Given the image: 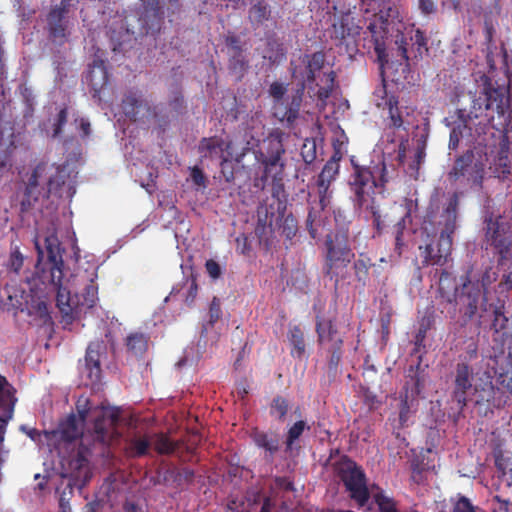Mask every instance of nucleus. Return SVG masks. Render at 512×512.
I'll return each instance as SVG.
<instances>
[{
	"mask_svg": "<svg viewBox=\"0 0 512 512\" xmlns=\"http://www.w3.org/2000/svg\"><path fill=\"white\" fill-rule=\"evenodd\" d=\"M324 79L325 85L317 90V97L323 102H325L331 96L334 90L336 73L333 70L324 73Z\"/></svg>",
	"mask_w": 512,
	"mask_h": 512,
	"instance_id": "09e8293b",
	"label": "nucleus"
},
{
	"mask_svg": "<svg viewBox=\"0 0 512 512\" xmlns=\"http://www.w3.org/2000/svg\"><path fill=\"white\" fill-rule=\"evenodd\" d=\"M452 239L442 238L429 239L423 245H419V255L422 267L444 266L451 255Z\"/></svg>",
	"mask_w": 512,
	"mask_h": 512,
	"instance_id": "4468645a",
	"label": "nucleus"
},
{
	"mask_svg": "<svg viewBox=\"0 0 512 512\" xmlns=\"http://www.w3.org/2000/svg\"><path fill=\"white\" fill-rule=\"evenodd\" d=\"M315 331L318 345L329 354V370L336 371L342 359L344 341L335 320L316 316Z\"/></svg>",
	"mask_w": 512,
	"mask_h": 512,
	"instance_id": "1a4fd4ad",
	"label": "nucleus"
},
{
	"mask_svg": "<svg viewBox=\"0 0 512 512\" xmlns=\"http://www.w3.org/2000/svg\"><path fill=\"white\" fill-rule=\"evenodd\" d=\"M418 8L424 15H430L436 12V4L434 0H419Z\"/></svg>",
	"mask_w": 512,
	"mask_h": 512,
	"instance_id": "338daca9",
	"label": "nucleus"
},
{
	"mask_svg": "<svg viewBox=\"0 0 512 512\" xmlns=\"http://www.w3.org/2000/svg\"><path fill=\"white\" fill-rule=\"evenodd\" d=\"M473 395L475 404L485 407V414L503 407L509 398L500 388L493 385L491 376L486 372L479 378V382L474 384Z\"/></svg>",
	"mask_w": 512,
	"mask_h": 512,
	"instance_id": "9b49d317",
	"label": "nucleus"
},
{
	"mask_svg": "<svg viewBox=\"0 0 512 512\" xmlns=\"http://www.w3.org/2000/svg\"><path fill=\"white\" fill-rule=\"evenodd\" d=\"M250 151L248 146L243 147L241 152L234 154L233 142L225 141L218 136L202 138L199 142L198 152L201 157L209 159H220L230 156L236 163H242L245 155Z\"/></svg>",
	"mask_w": 512,
	"mask_h": 512,
	"instance_id": "ddd939ff",
	"label": "nucleus"
},
{
	"mask_svg": "<svg viewBox=\"0 0 512 512\" xmlns=\"http://www.w3.org/2000/svg\"><path fill=\"white\" fill-rule=\"evenodd\" d=\"M235 241H236V250L243 255H249V253L251 251V245H250L247 235L240 234L236 238Z\"/></svg>",
	"mask_w": 512,
	"mask_h": 512,
	"instance_id": "052dcab7",
	"label": "nucleus"
},
{
	"mask_svg": "<svg viewBox=\"0 0 512 512\" xmlns=\"http://www.w3.org/2000/svg\"><path fill=\"white\" fill-rule=\"evenodd\" d=\"M249 69V61L244 52L229 54L228 70L230 74L236 77L237 81H241Z\"/></svg>",
	"mask_w": 512,
	"mask_h": 512,
	"instance_id": "4c0bfd02",
	"label": "nucleus"
},
{
	"mask_svg": "<svg viewBox=\"0 0 512 512\" xmlns=\"http://www.w3.org/2000/svg\"><path fill=\"white\" fill-rule=\"evenodd\" d=\"M373 266L372 259L366 253H359L358 258H354L353 272L358 283L365 286L369 280V271Z\"/></svg>",
	"mask_w": 512,
	"mask_h": 512,
	"instance_id": "e433bc0d",
	"label": "nucleus"
},
{
	"mask_svg": "<svg viewBox=\"0 0 512 512\" xmlns=\"http://www.w3.org/2000/svg\"><path fill=\"white\" fill-rule=\"evenodd\" d=\"M324 248L323 273L334 281V287L337 289L340 282L346 280L348 267L355 258L348 227L336 228L327 234Z\"/></svg>",
	"mask_w": 512,
	"mask_h": 512,
	"instance_id": "39448f33",
	"label": "nucleus"
},
{
	"mask_svg": "<svg viewBox=\"0 0 512 512\" xmlns=\"http://www.w3.org/2000/svg\"><path fill=\"white\" fill-rule=\"evenodd\" d=\"M120 421V410L118 408H103L100 414L95 417L93 431L95 440L102 444H110L120 437L117 425Z\"/></svg>",
	"mask_w": 512,
	"mask_h": 512,
	"instance_id": "dca6fc26",
	"label": "nucleus"
},
{
	"mask_svg": "<svg viewBox=\"0 0 512 512\" xmlns=\"http://www.w3.org/2000/svg\"><path fill=\"white\" fill-rule=\"evenodd\" d=\"M144 9L140 16L142 26L147 34L160 32L164 21V10L160 0H143Z\"/></svg>",
	"mask_w": 512,
	"mask_h": 512,
	"instance_id": "a878e982",
	"label": "nucleus"
},
{
	"mask_svg": "<svg viewBox=\"0 0 512 512\" xmlns=\"http://www.w3.org/2000/svg\"><path fill=\"white\" fill-rule=\"evenodd\" d=\"M286 49L279 40L268 39L266 44V52L264 58L269 61L271 65L280 64L286 60Z\"/></svg>",
	"mask_w": 512,
	"mask_h": 512,
	"instance_id": "ea45409f",
	"label": "nucleus"
},
{
	"mask_svg": "<svg viewBox=\"0 0 512 512\" xmlns=\"http://www.w3.org/2000/svg\"><path fill=\"white\" fill-rule=\"evenodd\" d=\"M289 408V401L286 398L278 395L273 398L270 404V415L275 417L278 421L282 422L285 420Z\"/></svg>",
	"mask_w": 512,
	"mask_h": 512,
	"instance_id": "c03bdc74",
	"label": "nucleus"
},
{
	"mask_svg": "<svg viewBox=\"0 0 512 512\" xmlns=\"http://www.w3.org/2000/svg\"><path fill=\"white\" fill-rule=\"evenodd\" d=\"M365 40L369 42V47H373L377 60L381 68L389 62V56L386 51V39L388 36V29L386 24L381 22H371L364 31Z\"/></svg>",
	"mask_w": 512,
	"mask_h": 512,
	"instance_id": "412c9836",
	"label": "nucleus"
},
{
	"mask_svg": "<svg viewBox=\"0 0 512 512\" xmlns=\"http://www.w3.org/2000/svg\"><path fill=\"white\" fill-rule=\"evenodd\" d=\"M453 512H475V511H474V508H473L472 504L470 503V501L467 498L462 497L455 504Z\"/></svg>",
	"mask_w": 512,
	"mask_h": 512,
	"instance_id": "774afa93",
	"label": "nucleus"
},
{
	"mask_svg": "<svg viewBox=\"0 0 512 512\" xmlns=\"http://www.w3.org/2000/svg\"><path fill=\"white\" fill-rule=\"evenodd\" d=\"M282 132L274 131L263 140V148L256 152V159L263 168V173L259 179L261 188L265 187L269 178L272 179V195H278L283 190V174L285 162L283 155L285 148L282 139Z\"/></svg>",
	"mask_w": 512,
	"mask_h": 512,
	"instance_id": "423d86ee",
	"label": "nucleus"
},
{
	"mask_svg": "<svg viewBox=\"0 0 512 512\" xmlns=\"http://www.w3.org/2000/svg\"><path fill=\"white\" fill-rule=\"evenodd\" d=\"M385 92V97H383L382 102L378 103V107H382L383 110H386L388 115L387 119L389 122V127L393 129H404L407 130L410 122L405 119L404 113L406 116L409 115L407 112V107L399 106V99L397 96L393 94H387Z\"/></svg>",
	"mask_w": 512,
	"mask_h": 512,
	"instance_id": "b1692460",
	"label": "nucleus"
},
{
	"mask_svg": "<svg viewBox=\"0 0 512 512\" xmlns=\"http://www.w3.org/2000/svg\"><path fill=\"white\" fill-rule=\"evenodd\" d=\"M153 446L157 453L161 455H168L175 452L177 444L170 440V438L164 434L155 435L153 440Z\"/></svg>",
	"mask_w": 512,
	"mask_h": 512,
	"instance_id": "49530a36",
	"label": "nucleus"
},
{
	"mask_svg": "<svg viewBox=\"0 0 512 512\" xmlns=\"http://www.w3.org/2000/svg\"><path fill=\"white\" fill-rule=\"evenodd\" d=\"M231 160H233L230 156L223 157L222 161H220L221 173L226 182H232L234 180V167L231 164Z\"/></svg>",
	"mask_w": 512,
	"mask_h": 512,
	"instance_id": "13d9d810",
	"label": "nucleus"
},
{
	"mask_svg": "<svg viewBox=\"0 0 512 512\" xmlns=\"http://www.w3.org/2000/svg\"><path fill=\"white\" fill-rule=\"evenodd\" d=\"M395 43L398 45L399 55L405 62L406 68H409L411 59L418 61L429 50L427 45L428 39L420 29L415 30L414 34L410 36L409 41L404 34L397 35Z\"/></svg>",
	"mask_w": 512,
	"mask_h": 512,
	"instance_id": "a211bd4d",
	"label": "nucleus"
},
{
	"mask_svg": "<svg viewBox=\"0 0 512 512\" xmlns=\"http://www.w3.org/2000/svg\"><path fill=\"white\" fill-rule=\"evenodd\" d=\"M121 107L126 117L133 122H145L151 119H158L157 107H152L149 102L144 99L142 92L137 89L129 90L124 94Z\"/></svg>",
	"mask_w": 512,
	"mask_h": 512,
	"instance_id": "f8f14e48",
	"label": "nucleus"
},
{
	"mask_svg": "<svg viewBox=\"0 0 512 512\" xmlns=\"http://www.w3.org/2000/svg\"><path fill=\"white\" fill-rule=\"evenodd\" d=\"M362 26L351 16L350 13L342 14L337 21L332 24L330 36L338 41L339 45L349 46L355 44L360 36Z\"/></svg>",
	"mask_w": 512,
	"mask_h": 512,
	"instance_id": "aec40b11",
	"label": "nucleus"
},
{
	"mask_svg": "<svg viewBox=\"0 0 512 512\" xmlns=\"http://www.w3.org/2000/svg\"><path fill=\"white\" fill-rule=\"evenodd\" d=\"M86 419V411L79 412V415L70 414L59 423L58 429L54 432L59 439L72 443L83 435V425Z\"/></svg>",
	"mask_w": 512,
	"mask_h": 512,
	"instance_id": "bb28decb",
	"label": "nucleus"
},
{
	"mask_svg": "<svg viewBox=\"0 0 512 512\" xmlns=\"http://www.w3.org/2000/svg\"><path fill=\"white\" fill-rule=\"evenodd\" d=\"M279 229L283 236L291 240L298 231V223L296 218L292 214L283 216Z\"/></svg>",
	"mask_w": 512,
	"mask_h": 512,
	"instance_id": "3c124183",
	"label": "nucleus"
},
{
	"mask_svg": "<svg viewBox=\"0 0 512 512\" xmlns=\"http://www.w3.org/2000/svg\"><path fill=\"white\" fill-rule=\"evenodd\" d=\"M191 178H192L193 183L196 186L202 187V188L206 187V185H207L206 176L204 175L203 171L199 167L195 166L192 168Z\"/></svg>",
	"mask_w": 512,
	"mask_h": 512,
	"instance_id": "680f3d73",
	"label": "nucleus"
},
{
	"mask_svg": "<svg viewBox=\"0 0 512 512\" xmlns=\"http://www.w3.org/2000/svg\"><path fill=\"white\" fill-rule=\"evenodd\" d=\"M225 43L229 49V54H236L238 51L244 52L241 41L237 36H228Z\"/></svg>",
	"mask_w": 512,
	"mask_h": 512,
	"instance_id": "69168bd1",
	"label": "nucleus"
},
{
	"mask_svg": "<svg viewBox=\"0 0 512 512\" xmlns=\"http://www.w3.org/2000/svg\"><path fill=\"white\" fill-rule=\"evenodd\" d=\"M65 182V171L60 166L44 162L37 164L25 182L20 212H29L40 198H49L50 195L61 196Z\"/></svg>",
	"mask_w": 512,
	"mask_h": 512,
	"instance_id": "20e7f679",
	"label": "nucleus"
},
{
	"mask_svg": "<svg viewBox=\"0 0 512 512\" xmlns=\"http://www.w3.org/2000/svg\"><path fill=\"white\" fill-rule=\"evenodd\" d=\"M425 156H426L425 146H424V144H421V145L419 144L414 153V160L409 166L410 169L418 172L420 165L424 161Z\"/></svg>",
	"mask_w": 512,
	"mask_h": 512,
	"instance_id": "bf43d9fd",
	"label": "nucleus"
},
{
	"mask_svg": "<svg viewBox=\"0 0 512 512\" xmlns=\"http://www.w3.org/2000/svg\"><path fill=\"white\" fill-rule=\"evenodd\" d=\"M198 293V284L196 276L191 273L190 276L173 286L170 297L179 296L188 306H191Z\"/></svg>",
	"mask_w": 512,
	"mask_h": 512,
	"instance_id": "7c9ffc66",
	"label": "nucleus"
},
{
	"mask_svg": "<svg viewBox=\"0 0 512 512\" xmlns=\"http://www.w3.org/2000/svg\"><path fill=\"white\" fill-rule=\"evenodd\" d=\"M497 279H498V271L496 269H494L493 267H489L483 272L481 279L477 280L475 282L478 284V286L481 290V293H482V297L480 298L479 305H481L482 302L487 303V299L485 297L486 291L492 283L497 281Z\"/></svg>",
	"mask_w": 512,
	"mask_h": 512,
	"instance_id": "a18cd8bd",
	"label": "nucleus"
},
{
	"mask_svg": "<svg viewBox=\"0 0 512 512\" xmlns=\"http://www.w3.org/2000/svg\"><path fill=\"white\" fill-rule=\"evenodd\" d=\"M438 284L437 298L441 313H445L450 319H455L459 311L463 314L465 323L476 316L482 293L478 284L472 283L468 273L461 277L460 292H458L456 278L446 270L440 273Z\"/></svg>",
	"mask_w": 512,
	"mask_h": 512,
	"instance_id": "f03ea898",
	"label": "nucleus"
},
{
	"mask_svg": "<svg viewBox=\"0 0 512 512\" xmlns=\"http://www.w3.org/2000/svg\"><path fill=\"white\" fill-rule=\"evenodd\" d=\"M251 436L255 445L264 449L271 456L279 450L280 441L277 434L256 430Z\"/></svg>",
	"mask_w": 512,
	"mask_h": 512,
	"instance_id": "c9c22d12",
	"label": "nucleus"
},
{
	"mask_svg": "<svg viewBox=\"0 0 512 512\" xmlns=\"http://www.w3.org/2000/svg\"><path fill=\"white\" fill-rule=\"evenodd\" d=\"M310 427L304 420L296 421L287 431L285 437V451L291 452L294 448L295 442L300 438L305 430H309Z\"/></svg>",
	"mask_w": 512,
	"mask_h": 512,
	"instance_id": "79ce46f5",
	"label": "nucleus"
},
{
	"mask_svg": "<svg viewBox=\"0 0 512 512\" xmlns=\"http://www.w3.org/2000/svg\"><path fill=\"white\" fill-rule=\"evenodd\" d=\"M68 118V109L67 107H63L58 112L55 121L53 123V137H58L63 132V127L67 123Z\"/></svg>",
	"mask_w": 512,
	"mask_h": 512,
	"instance_id": "4d7b16f0",
	"label": "nucleus"
},
{
	"mask_svg": "<svg viewBox=\"0 0 512 512\" xmlns=\"http://www.w3.org/2000/svg\"><path fill=\"white\" fill-rule=\"evenodd\" d=\"M35 250L37 252L36 269L42 273V281L49 282L57 289L56 304L64 315L73 313V307L70 303L69 292L62 287L64 278V260L65 249L55 232L44 236V245H41L40 237L35 236Z\"/></svg>",
	"mask_w": 512,
	"mask_h": 512,
	"instance_id": "f257e3e1",
	"label": "nucleus"
},
{
	"mask_svg": "<svg viewBox=\"0 0 512 512\" xmlns=\"http://www.w3.org/2000/svg\"><path fill=\"white\" fill-rule=\"evenodd\" d=\"M479 318V325L491 322L490 326L495 332H502L508 327L509 318L505 315V306L498 300V304L484 303L478 304L476 313Z\"/></svg>",
	"mask_w": 512,
	"mask_h": 512,
	"instance_id": "5701e85b",
	"label": "nucleus"
},
{
	"mask_svg": "<svg viewBox=\"0 0 512 512\" xmlns=\"http://www.w3.org/2000/svg\"><path fill=\"white\" fill-rule=\"evenodd\" d=\"M151 441L148 436H133L126 440L125 453L130 458H140L148 454Z\"/></svg>",
	"mask_w": 512,
	"mask_h": 512,
	"instance_id": "72a5a7b5",
	"label": "nucleus"
},
{
	"mask_svg": "<svg viewBox=\"0 0 512 512\" xmlns=\"http://www.w3.org/2000/svg\"><path fill=\"white\" fill-rule=\"evenodd\" d=\"M473 375V369L467 361H458L452 371V398L460 410H463L467 405L468 391L474 390Z\"/></svg>",
	"mask_w": 512,
	"mask_h": 512,
	"instance_id": "f3484780",
	"label": "nucleus"
},
{
	"mask_svg": "<svg viewBox=\"0 0 512 512\" xmlns=\"http://www.w3.org/2000/svg\"><path fill=\"white\" fill-rule=\"evenodd\" d=\"M459 208V196L454 192L448 198V201L440 215L439 224L442 226L440 235L442 238L453 240V234L457 228L456 221Z\"/></svg>",
	"mask_w": 512,
	"mask_h": 512,
	"instance_id": "c85d7f7f",
	"label": "nucleus"
},
{
	"mask_svg": "<svg viewBox=\"0 0 512 512\" xmlns=\"http://www.w3.org/2000/svg\"><path fill=\"white\" fill-rule=\"evenodd\" d=\"M360 210L369 211L372 215V224L375 228L377 234H380L383 229V221L380 212V204L379 201L373 203V207H363Z\"/></svg>",
	"mask_w": 512,
	"mask_h": 512,
	"instance_id": "5fc2aeb1",
	"label": "nucleus"
},
{
	"mask_svg": "<svg viewBox=\"0 0 512 512\" xmlns=\"http://www.w3.org/2000/svg\"><path fill=\"white\" fill-rule=\"evenodd\" d=\"M77 125V129L80 131V136L82 138H87L91 134V124L88 119L80 117L74 120Z\"/></svg>",
	"mask_w": 512,
	"mask_h": 512,
	"instance_id": "e2e57ef3",
	"label": "nucleus"
},
{
	"mask_svg": "<svg viewBox=\"0 0 512 512\" xmlns=\"http://www.w3.org/2000/svg\"><path fill=\"white\" fill-rule=\"evenodd\" d=\"M508 87L505 85H494L492 80L485 77L483 90L474 100V108L484 112L485 118L492 125L503 126L506 123V113L510 107Z\"/></svg>",
	"mask_w": 512,
	"mask_h": 512,
	"instance_id": "0eeeda50",
	"label": "nucleus"
},
{
	"mask_svg": "<svg viewBox=\"0 0 512 512\" xmlns=\"http://www.w3.org/2000/svg\"><path fill=\"white\" fill-rule=\"evenodd\" d=\"M325 54L323 51H316L311 54H304L302 62L305 64V70L301 73V83H304V89L306 85H312L316 81V74L324 67Z\"/></svg>",
	"mask_w": 512,
	"mask_h": 512,
	"instance_id": "c756f323",
	"label": "nucleus"
},
{
	"mask_svg": "<svg viewBox=\"0 0 512 512\" xmlns=\"http://www.w3.org/2000/svg\"><path fill=\"white\" fill-rule=\"evenodd\" d=\"M341 156L338 153H335L331 156V158L325 163L322 168L320 174L316 180V186L319 196V202L324 209L331 198V192L329 191L332 182L336 180L339 175L340 164L339 161Z\"/></svg>",
	"mask_w": 512,
	"mask_h": 512,
	"instance_id": "6ab92c4d",
	"label": "nucleus"
},
{
	"mask_svg": "<svg viewBox=\"0 0 512 512\" xmlns=\"http://www.w3.org/2000/svg\"><path fill=\"white\" fill-rule=\"evenodd\" d=\"M490 170L500 180L508 179L512 175V152L506 135L499 143L497 154L490 164Z\"/></svg>",
	"mask_w": 512,
	"mask_h": 512,
	"instance_id": "393cba45",
	"label": "nucleus"
},
{
	"mask_svg": "<svg viewBox=\"0 0 512 512\" xmlns=\"http://www.w3.org/2000/svg\"><path fill=\"white\" fill-rule=\"evenodd\" d=\"M374 500L381 512H398L393 499L385 496L382 492L376 493Z\"/></svg>",
	"mask_w": 512,
	"mask_h": 512,
	"instance_id": "6e6d98bb",
	"label": "nucleus"
},
{
	"mask_svg": "<svg viewBox=\"0 0 512 512\" xmlns=\"http://www.w3.org/2000/svg\"><path fill=\"white\" fill-rule=\"evenodd\" d=\"M86 81L94 94H99L108 84V72L103 62L94 61L93 66L86 75Z\"/></svg>",
	"mask_w": 512,
	"mask_h": 512,
	"instance_id": "473e14b6",
	"label": "nucleus"
},
{
	"mask_svg": "<svg viewBox=\"0 0 512 512\" xmlns=\"http://www.w3.org/2000/svg\"><path fill=\"white\" fill-rule=\"evenodd\" d=\"M207 273L212 279H217L221 276L222 269L220 265L213 259H209L205 263Z\"/></svg>",
	"mask_w": 512,
	"mask_h": 512,
	"instance_id": "0e129e2a",
	"label": "nucleus"
},
{
	"mask_svg": "<svg viewBox=\"0 0 512 512\" xmlns=\"http://www.w3.org/2000/svg\"><path fill=\"white\" fill-rule=\"evenodd\" d=\"M287 337L292 346L291 356L302 359L306 351L305 337L302 328L299 325L290 326Z\"/></svg>",
	"mask_w": 512,
	"mask_h": 512,
	"instance_id": "f704fd0d",
	"label": "nucleus"
},
{
	"mask_svg": "<svg viewBox=\"0 0 512 512\" xmlns=\"http://www.w3.org/2000/svg\"><path fill=\"white\" fill-rule=\"evenodd\" d=\"M271 16L269 5L263 1L258 0L249 9L248 18L252 25L259 27L265 21H268Z\"/></svg>",
	"mask_w": 512,
	"mask_h": 512,
	"instance_id": "a19ab883",
	"label": "nucleus"
},
{
	"mask_svg": "<svg viewBox=\"0 0 512 512\" xmlns=\"http://www.w3.org/2000/svg\"><path fill=\"white\" fill-rule=\"evenodd\" d=\"M149 337L142 332H133L126 337L127 350L136 357L142 356L148 349Z\"/></svg>",
	"mask_w": 512,
	"mask_h": 512,
	"instance_id": "58836bf2",
	"label": "nucleus"
},
{
	"mask_svg": "<svg viewBox=\"0 0 512 512\" xmlns=\"http://www.w3.org/2000/svg\"><path fill=\"white\" fill-rule=\"evenodd\" d=\"M24 260L25 257L20 251V247L11 243L10 253L6 265L7 269L16 275H19L23 268Z\"/></svg>",
	"mask_w": 512,
	"mask_h": 512,
	"instance_id": "37998d69",
	"label": "nucleus"
},
{
	"mask_svg": "<svg viewBox=\"0 0 512 512\" xmlns=\"http://www.w3.org/2000/svg\"><path fill=\"white\" fill-rule=\"evenodd\" d=\"M83 302L82 305L87 308H92L96 304L98 300V286L94 281V278L90 279L89 284H87L82 293Z\"/></svg>",
	"mask_w": 512,
	"mask_h": 512,
	"instance_id": "8fccbe9b",
	"label": "nucleus"
},
{
	"mask_svg": "<svg viewBox=\"0 0 512 512\" xmlns=\"http://www.w3.org/2000/svg\"><path fill=\"white\" fill-rule=\"evenodd\" d=\"M68 13L69 12L57 6H52L46 15V30L48 37L58 45H63L69 35Z\"/></svg>",
	"mask_w": 512,
	"mask_h": 512,
	"instance_id": "4be33fe9",
	"label": "nucleus"
},
{
	"mask_svg": "<svg viewBox=\"0 0 512 512\" xmlns=\"http://www.w3.org/2000/svg\"><path fill=\"white\" fill-rule=\"evenodd\" d=\"M103 340H95L89 343L85 355V371L92 384L101 379L100 355L105 351Z\"/></svg>",
	"mask_w": 512,
	"mask_h": 512,
	"instance_id": "cd10ccee",
	"label": "nucleus"
},
{
	"mask_svg": "<svg viewBox=\"0 0 512 512\" xmlns=\"http://www.w3.org/2000/svg\"><path fill=\"white\" fill-rule=\"evenodd\" d=\"M287 90L288 84L274 81L269 86L268 92L273 99L274 117L280 122L286 123L287 127H292L299 117L304 95V83H300L292 95L285 97Z\"/></svg>",
	"mask_w": 512,
	"mask_h": 512,
	"instance_id": "6e6552de",
	"label": "nucleus"
},
{
	"mask_svg": "<svg viewBox=\"0 0 512 512\" xmlns=\"http://www.w3.org/2000/svg\"><path fill=\"white\" fill-rule=\"evenodd\" d=\"M335 469L338 477L349 491L350 497L360 506H364L369 500V491L362 469L349 459L338 462Z\"/></svg>",
	"mask_w": 512,
	"mask_h": 512,
	"instance_id": "9d476101",
	"label": "nucleus"
},
{
	"mask_svg": "<svg viewBox=\"0 0 512 512\" xmlns=\"http://www.w3.org/2000/svg\"><path fill=\"white\" fill-rule=\"evenodd\" d=\"M222 317V309L220 299L217 297H213L208 311V320L203 325L204 330H208V328H212L215 323Z\"/></svg>",
	"mask_w": 512,
	"mask_h": 512,
	"instance_id": "de8ad7c7",
	"label": "nucleus"
},
{
	"mask_svg": "<svg viewBox=\"0 0 512 512\" xmlns=\"http://www.w3.org/2000/svg\"><path fill=\"white\" fill-rule=\"evenodd\" d=\"M405 230V220L402 218L393 227V233L395 235V248L394 251L398 256H401L405 243L403 241V233Z\"/></svg>",
	"mask_w": 512,
	"mask_h": 512,
	"instance_id": "864d4df0",
	"label": "nucleus"
},
{
	"mask_svg": "<svg viewBox=\"0 0 512 512\" xmlns=\"http://www.w3.org/2000/svg\"><path fill=\"white\" fill-rule=\"evenodd\" d=\"M473 150H467L455 159L454 165L448 172L450 181L466 179L467 182L479 183L483 178V164L474 161Z\"/></svg>",
	"mask_w": 512,
	"mask_h": 512,
	"instance_id": "2eb2a0df",
	"label": "nucleus"
},
{
	"mask_svg": "<svg viewBox=\"0 0 512 512\" xmlns=\"http://www.w3.org/2000/svg\"><path fill=\"white\" fill-rule=\"evenodd\" d=\"M301 156L306 164H312L317 158V148L314 139H306L301 147Z\"/></svg>",
	"mask_w": 512,
	"mask_h": 512,
	"instance_id": "603ef678",
	"label": "nucleus"
},
{
	"mask_svg": "<svg viewBox=\"0 0 512 512\" xmlns=\"http://www.w3.org/2000/svg\"><path fill=\"white\" fill-rule=\"evenodd\" d=\"M353 171L349 176L348 186L354 207H373V203L383 197L386 177V165L384 162L374 166L356 164L351 160Z\"/></svg>",
	"mask_w": 512,
	"mask_h": 512,
	"instance_id": "7ed1b4c3",
	"label": "nucleus"
},
{
	"mask_svg": "<svg viewBox=\"0 0 512 512\" xmlns=\"http://www.w3.org/2000/svg\"><path fill=\"white\" fill-rule=\"evenodd\" d=\"M17 403L16 389L6 377L0 375V413L14 415Z\"/></svg>",
	"mask_w": 512,
	"mask_h": 512,
	"instance_id": "2f4dec72",
	"label": "nucleus"
}]
</instances>
